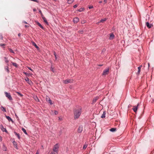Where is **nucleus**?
<instances>
[{
    "label": "nucleus",
    "mask_w": 154,
    "mask_h": 154,
    "mask_svg": "<svg viewBox=\"0 0 154 154\" xmlns=\"http://www.w3.org/2000/svg\"><path fill=\"white\" fill-rule=\"evenodd\" d=\"M22 131H23V132L26 134H27L26 132V130L23 128H22Z\"/></svg>",
    "instance_id": "obj_28"
},
{
    "label": "nucleus",
    "mask_w": 154,
    "mask_h": 154,
    "mask_svg": "<svg viewBox=\"0 0 154 154\" xmlns=\"http://www.w3.org/2000/svg\"><path fill=\"white\" fill-rule=\"evenodd\" d=\"M99 97H94L93 100H92V104H94V103L98 99Z\"/></svg>",
    "instance_id": "obj_9"
},
{
    "label": "nucleus",
    "mask_w": 154,
    "mask_h": 154,
    "mask_svg": "<svg viewBox=\"0 0 154 154\" xmlns=\"http://www.w3.org/2000/svg\"><path fill=\"white\" fill-rule=\"evenodd\" d=\"M50 154H58V152H52Z\"/></svg>",
    "instance_id": "obj_37"
},
{
    "label": "nucleus",
    "mask_w": 154,
    "mask_h": 154,
    "mask_svg": "<svg viewBox=\"0 0 154 154\" xmlns=\"http://www.w3.org/2000/svg\"><path fill=\"white\" fill-rule=\"evenodd\" d=\"M25 27H26V28L28 27H29V26L27 25H25Z\"/></svg>",
    "instance_id": "obj_48"
},
{
    "label": "nucleus",
    "mask_w": 154,
    "mask_h": 154,
    "mask_svg": "<svg viewBox=\"0 0 154 154\" xmlns=\"http://www.w3.org/2000/svg\"><path fill=\"white\" fill-rule=\"evenodd\" d=\"M140 70H138V71L137 72V73L138 74H139L140 73Z\"/></svg>",
    "instance_id": "obj_45"
},
{
    "label": "nucleus",
    "mask_w": 154,
    "mask_h": 154,
    "mask_svg": "<svg viewBox=\"0 0 154 154\" xmlns=\"http://www.w3.org/2000/svg\"><path fill=\"white\" fill-rule=\"evenodd\" d=\"M3 150L4 151H6V148H5V149H3Z\"/></svg>",
    "instance_id": "obj_58"
},
{
    "label": "nucleus",
    "mask_w": 154,
    "mask_h": 154,
    "mask_svg": "<svg viewBox=\"0 0 154 154\" xmlns=\"http://www.w3.org/2000/svg\"><path fill=\"white\" fill-rule=\"evenodd\" d=\"M0 38L2 40L3 39V37L2 34H0Z\"/></svg>",
    "instance_id": "obj_38"
},
{
    "label": "nucleus",
    "mask_w": 154,
    "mask_h": 154,
    "mask_svg": "<svg viewBox=\"0 0 154 154\" xmlns=\"http://www.w3.org/2000/svg\"><path fill=\"white\" fill-rule=\"evenodd\" d=\"M89 9H91L93 8V6H90L88 7Z\"/></svg>",
    "instance_id": "obj_41"
},
{
    "label": "nucleus",
    "mask_w": 154,
    "mask_h": 154,
    "mask_svg": "<svg viewBox=\"0 0 154 154\" xmlns=\"http://www.w3.org/2000/svg\"><path fill=\"white\" fill-rule=\"evenodd\" d=\"M51 69L53 72H54V69H53V68L52 67H51Z\"/></svg>",
    "instance_id": "obj_42"
},
{
    "label": "nucleus",
    "mask_w": 154,
    "mask_h": 154,
    "mask_svg": "<svg viewBox=\"0 0 154 154\" xmlns=\"http://www.w3.org/2000/svg\"><path fill=\"white\" fill-rule=\"evenodd\" d=\"M44 22H45L47 25L48 24V23L47 20L46 18L44 16L42 17Z\"/></svg>",
    "instance_id": "obj_16"
},
{
    "label": "nucleus",
    "mask_w": 154,
    "mask_h": 154,
    "mask_svg": "<svg viewBox=\"0 0 154 154\" xmlns=\"http://www.w3.org/2000/svg\"><path fill=\"white\" fill-rule=\"evenodd\" d=\"M27 68L29 69L30 70L32 71H33V70L30 67H28Z\"/></svg>",
    "instance_id": "obj_43"
},
{
    "label": "nucleus",
    "mask_w": 154,
    "mask_h": 154,
    "mask_svg": "<svg viewBox=\"0 0 154 154\" xmlns=\"http://www.w3.org/2000/svg\"><path fill=\"white\" fill-rule=\"evenodd\" d=\"M11 63H12V65L14 66H15L16 67H17V65L16 63H14V62H12Z\"/></svg>",
    "instance_id": "obj_30"
},
{
    "label": "nucleus",
    "mask_w": 154,
    "mask_h": 154,
    "mask_svg": "<svg viewBox=\"0 0 154 154\" xmlns=\"http://www.w3.org/2000/svg\"><path fill=\"white\" fill-rule=\"evenodd\" d=\"M8 50L11 52L13 53H14V52L13 51L11 48H8Z\"/></svg>",
    "instance_id": "obj_35"
},
{
    "label": "nucleus",
    "mask_w": 154,
    "mask_h": 154,
    "mask_svg": "<svg viewBox=\"0 0 154 154\" xmlns=\"http://www.w3.org/2000/svg\"><path fill=\"white\" fill-rule=\"evenodd\" d=\"M99 3H102V1H100V2H99Z\"/></svg>",
    "instance_id": "obj_57"
},
{
    "label": "nucleus",
    "mask_w": 154,
    "mask_h": 154,
    "mask_svg": "<svg viewBox=\"0 0 154 154\" xmlns=\"http://www.w3.org/2000/svg\"><path fill=\"white\" fill-rule=\"evenodd\" d=\"M58 112L56 110L54 111V114L55 115H57L58 114Z\"/></svg>",
    "instance_id": "obj_39"
},
{
    "label": "nucleus",
    "mask_w": 154,
    "mask_h": 154,
    "mask_svg": "<svg viewBox=\"0 0 154 154\" xmlns=\"http://www.w3.org/2000/svg\"><path fill=\"white\" fill-rule=\"evenodd\" d=\"M115 36L113 33L110 34V39H112L114 38Z\"/></svg>",
    "instance_id": "obj_18"
},
{
    "label": "nucleus",
    "mask_w": 154,
    "mask_h": 154,
    "mask_svg": "<svg viewBox=\"0 0 154 154\" xmlns=\"http://www.w3.org/2000/svg\"><path fill=\"white\" fill-rule=\"evenodd\" d=\"M2 138L0 136V141H2Z\"/></svg>",
    "instance_id": "obj_50"
},
{
    "label": "nucleus",
    "mask_w": 154,
    "mask_h": 154,
    "mask_svg": "<svg viewBox=\"0 0 154 154\" xmlns=\"http://www.w3.org/2000/svg\"><path fill=\"white\" fill-rule=\"evenodd\" d=\"M54 56H56V53L55 52H54Z\"/></svg>",
    "instance_id": "obj_55"
},
{
    "label": "nucleus",
    "mask_w": 154,
    "mask_h": 154,
    "mask_svg": "<svg viewBox=\"0 0 154 154\" xmlns=\"http://www.w3.org/2000/svg\"><path fill=\"white\" fill-rule=\"evenodd\" d=\"M83 32V30H81V31H79V33H81V34Z\"/></svg>",
    "instance_id": "obj_44"
},
{
    "label": "nucleus",
    "mask_w": 154,
    "mask_h": 154,
    "mask_svg": "<svg viewBox=\"0 0 154 154\" xmlns=\"http://www.w3.org/2000/svg\"><path fill=\"white\" fill-rule=\"evenodd\" d=\"M142 65H140V66H139V67H140L141 68V67H142Z\"/></svg>",
    "instance_id": "obj_60"
},
{
    "label": "nucleus",
    "mask_w": 154,
    "mask_h": 154,
    "mask_svg": "<svg viewBox=\"0 0 154 154\" xmlns=\"http://www.w3.org/2000/svg\"><path fill=\"white\" fill-rule=\"evenodd\" d=\"M5 44H0V46H2L4 48H5L4 46H5Z\"/></svg>",
    "instance_id": "obj_36"
},
{
    "label": "nucleus",
    "mask_w": 154,
    "mask_h": 154,
    "mask_svg": "<svg viewBox=\"0 0 154 154\" xmlns=\"http://www.w3.org/2000/svg\"><path fill=\"white\" fill-rule=\"evenodd\" d=\"M55 59H56L57 58L56 55V56H55Z\"/></svg>",
    "instance_id": "obj_61"
},
{
    "label": "nucleus",
    "mask_w": 154,
    "mask_h": 154,
    "mask_svg": "<svg viewBox=\"0 0 154 154\" xmlns=\"http://www.w3.org/2000/svg\"><path fill=\"white\" fill-rule=\"evenodd\" d=\"M0 127L2 131L5 132L6 133H8V132L6 130V129L2 125H1Z\"/></svg>",
    "instance_id": "obj_6"
},
{
    "label": "nucleus",
    "mask_w": 154,
    "mask_h": 154,
    "mask_svg": "<svg viewBox=\"0 0 154 154\" xmlns=\"http://www.w3.org/2000/svg\"><path fill=\"white\" fill-rule=\"evenodd\" d=\"M59 145L58 143L55 144L54 146L53 150L54 152H58L59 148Z\"/></svg>",
    "instance_id": "obj_2"
},
{
    "label": "nucleus",
    "mask_w": 154,
    "mask_h": 154,
    "mask_svg": "<svg viewBox=\"0 0 154 154\" xmlns=\"http://www.w3.org/2000/svg\"><path fill=\"white\" fill-rule=\"evenodd\" d=\"M13 143L14 145V147L17 149H18V147L17 146V143L16 142L14 141L13 142Z\"/></svg>",
    "instance_id": "obj_12"
},
{
    "label": "nucleus",
    "mask_w": 154,
    "mask_h": 154,
    "mask_svg": "<svg viewBox=\"0 0 154 154\" xmlns=\"http://www.w3.org/2000/svg\"><path fill=\"white\" fill-rule=\"evenodd\" d=\"M109 68H107L106 69L104 70L103 71L102 74L103 75H107L109 72Z\"/></svg>",
    "instance_id": "obj_5"
},
{
    "label": "nucleus",
    "mask_w": 154,
    "mask_h": 154,
    "mask_svg": "<svg viewBox=\"0 0 154 154\" xmlns=\"http://www.w3.org/2000/svg\"><path fill=\"white\" fill-rule=\"evenodd\" d=\"M14 133L15 134V135L17 136V137L19 139H20V135L19 134L15 132H14Z\"/></svg>",
    "instance_id": "obj_22"
},
{
    "label": "nucleus",
    "mask_w": 154,
    "mask_h": 154,
    "mask_svg": "<svg viewBox=\"0 0 154 154\" xmlns=\"http://www.w3.org/2000/svg\"><path fill=\"white\" fill-rule=\"evenodd\" d=\"M36 24L42 29H44V28L43 26L38 21L35 22Z\"/></svg>",
    "instance_id": "obj_14"
},
{
    "label": "nucleus",
    "mask_w": 154,
    "mask_h": 154,
    "mask_svg": "<svg viewBox=\"0 0 154 154\" xmlns=\"http://www.w3.org/2000/svg\"><path fill=\"white\" fill-rule=\"evenodd\" d=\"M25 80L26 81L27 83L30 85H31L32 84V82L29 80V79L28 77H26L25 79Z\"/></svg>",
    "instance_id": "obj_7"
},
{
    "label": "nucleus",
    "mask_w": 154,
    "mask_h": 154,
    "mask_svg": "<svg viewBox=\"0 0 154 154\" xmlns=\"http://www.w3.org/2000/svg\"><path fill=\"white\" fill-rule=\"evenodd\" d=\"M16 93L18 94V95L19 96H20L21 97H22L23 96V95L19 92H17Z\"/></svg>",
    "instance_id": "obj_33"
},
{
    "label": "nucleus",
    "mask_w": 154,
    "mask_h": 154,
    "mask_svg": "<svg viewBox=\"0 0 154 154\" xmlns=\"http://www.w3.org/2000/svg\"><path fill=\"white\" fill-rule=\"evenodd\" d=\"M39 12L40 13V14H41V16L42 17H44V15H43V14L42 12V11H41V10H39Z\"/></svg>",
    "instance_id": "obj_34"
},
{
    "label": "nucleus",
    "mask_w": 154,
    "mask_h": 154,
    "mask_svg": "<svg viewBox=\"0 0 154 154\" xmlns=\"http://www.w3.org/2000/svg\"><path fill=\"white\" fill-rule=\"evenodd\" d=\"M78 6V5H75L73 6V7L74 8H75Z\"/></svg>",
    "instance_id": "obj_40"
},
{
    "label": "nucleus",
    "mask_w": 154,
    "mask_h": 154,
    "mask_svg": "<svg viewBox=\"0 0 154 154\" xmlns=\"http://www.w3.org/2000/svg\"><path fill=\"white\" fill-rule=\"evenodd\" d=\"M48 103H49L51 105H52L53 103H52L51 100L49 98V99L48 100Z\"/></svg>",
    "instance_id": "obj_31"
},
{
    "label": "nucleus",
    "mask_w": 154,
    "mask_h": 154,
    "mask_svg": "<svg viewBox=\"0 0 154 154\" xmlns=\"http://www.w3.org/2000/svg\"><path fill=\"white\" fill-rule=\"evenodd\" d=\"M32 45L35 46V47L37 49H39V48L36 45V44L33 42H32Z\"/></svg>",
    "instance_id": "obj_17"
},
{
    "label": "nucleus",
    "mask_w": 154,
    "mask_h": 154,
    "mask_svg": "<svg viewBox=\"0 0 154 154\" xmlns=\"http://www.w3.org/2000/svg\"><path fill=\"white\" fill-rule=\"evenodd\" d=\"M116 130V129L114 128H112L110 129V131L111 132H114Z\"/></svg>",
    "instance_id": "obj_29"
},
{
    "label": "nucleus",
    "mask_w": 154,
    "mask_h": 154,
    "mask_svg": "<svg viewBox=\"0 0 154 154\" xmlns=\"http://www.w3.org/2000/svg\"><path fill=\"white\" fill-rule=\"evenodd\" d=\"M73 82V80L72 79H67L66 80H63V82L65 84H67L69 83H72Z\"/></svg>",
    "instance_id": "obj_4"
},
{
    "label": "nucleus",
    "mask_w": 154,
    "mask_h": 154,
    "mask_svg": "<svg viewBox=\"0 0 154 154\" xmlns=\"http://www.w3.org/2000/svg\"><path fill=\"white\" fill-rule=\"evenodd\" d=\"M33 11L34 12L35 11H36V9L35 8H34L33 9Z\"/></svg>",
    "instance_id": "obj_51"
},
{
    "label": "nucleus",
    "mask_w": 154,
    "mask_h": 154,
    "mask_svg": "<svg viewBox=\"0 0 154 154\" xmlns=\"http://www.w3.org/2000/svg\"><path fill=\"white\" fill-rule=\"evenodd\" d=\"M138 70H140L141 68H140V67H138Z\"/></svg>",
    "instance_id": "obj_52"
},
{
    "label": "nucleus",
    "mask_w": 154,
    "mask_h": 154,
    "mask_svg": "<svg viewBox=\"0 0 154 154\" xmlns=\"http://www.w3.org/2000/svg\"><path fill=\"white\" fill-rule=\"evenodd\" d=\"M4 59H5V62L6 63H8V62H9V60H8V58L6 57H4Z\"/></svg>",
    "instance_id": "obj_26"
},
{
    "label": "nucleus",
    "mask_w": 154,
    "mask_h": 154,
    "mask_svg": "<svg viewBox=\"0 0 154 154\" xmlns=\"http://www.w3.org/2000/svg\"><path fill=\"white\" fill-rule=\"evenodd\" d=\"M139 104H138V105H137V106H133V107L132 109H133V111H134V112H136L137 110V106H138Z\"/></svg>",
    "instance_id": "obj_11"
},
{
    "label": "nucleus",
    "mask_w": 154,
    "mask_h": 154,
    "mask_svg": "<svg viewBox=\"0 0 154 154\" xmlns=\"http://www.w3.org/2000/svg\"><path fill=\"white\" fill-rule=\"evenodd\" d=\"M75 0H68L67 2L69 4H72L74 1Z\"/></svg>",
    "instance_id": "obj_20"
},
{
    "label": "nucleus",
    "mask_w": 154,
    "mask_h": 154,
    "mask_svg": "<svg viewBox=\"0 0 154 154\" xmlns=\"http://www.w3.org/2000/svg\"><path fill=\"white\" fill-rule=\"evenodd\" d=\"M146 26L149 28H150L151 27V24H149V23L148 22H147L146 23Z\"/></svg>",
    "instance_id": "obj_21"
},
{
    "label": "nucleus",
    "mask_w": 154,
    "mask_h": 154,
    "mask_svg": "<svg viewBox=\"0 0 154 154\" xmlns=\"http://www.w3.org/2000/svg\"><path fill=\"white\" fill-rule=\"evenodd\" d=\"M106 49H103L102 50V52H105V51H106Z\"/></svg>",
    "instance_id": "obj_47"
},
{
    "label": "nucleus",
    "mask_w": 154,
    "mask_h": 154,
    "mask_svg": "<svg viewBox=\"0 0 154 154\" xmlns=\"http://www.w3.org/2000/svg\"><path fill=\"white\" fill-rule=\"evenodd\" d=\"M104 1L105 3H106L107 2V0H104Z\"/></svg>",
    "instance_id": "obj_49"
},
{
    "label": "nucleus",
    "mask_w": 154,
    "mask_h": 154,
    "mask_svg": "<svg viewBox=\"0 0 154 154\" xmlns=\"http://www.w3.org/2000/svg\"><path fill=\"white\" fill-rule=\"evenodd\" d=\"M9 65L8 64H7V66H6L5 67V70L7 71L8 72H9V70L8 69V66Z\"/></svg>",
    "instance_id": "obj_15"
},
{
    "label": "nucleus",
    "mask_w": 154,
    "mask_h": 154,
    "mask_svg": "<svg viewBox=\"0 0 154 154\" xmlns=\"http://www.w3.org/2000/svg\"><path fill=\"white\" fill-rule=\"evenodd\" d=\"M152 101L154 102V100H153Z\"/></svg>",
    "instance_id": "obj_64"
},
{
    "label": "nucleus",
    "mask_w": 154,
    "mask_h": 154,
    "mask_svg": "<svg viewBox=\"0 0 154 154\" xmlns=\"http://www.w3.org/2000/svg\"><path fill=\"white\" fill-rule=\"evenodd\" d=\"M82 112V107L80 106H76V108H74L73 113L74 118L75 119H77L79 118Z\"/></svg>",
    "instance_id": "obj_1"
},
{
    "label": "nucleus",
    "mask_w": 154,
    "mask_h": 154,
    "mask_svg": "<svg viewBox=\"0 0 154 154\" xmlns=\"http://www.w3.org/2000/svg\"><path fill=\"white\" fill-rule=\"evenodd\" d=\"M106 112H105L104 111L103 112V113L102 115L101 116V118H104L105 117V115H106Z\"/></svg>",
    "instance_id": "obj_23"
},
{
    "label": "nucleus",
    "mask_w": 154,
    "mask_h": 154,
    "mask_svg": "<svg viewBox=\"0 0 154 154\" xmlns=\"http://www.w3.org/2000/svg\"><path fill=\"white\" fill-rule=\"evenodd\" d=\"M6 117L8 119V121L9 122L11 121L12 122H13V121L12 119H11V118L10 117H9V116H6Z\"/></svg>",
    "instance_id": "obj_13"
},
{
    "label": "nucleus",
    "mask_w": 154,
    "mask_h": 154,
    "mask_svg": "<svg viewBox=\"0 0 154 154\" xmlns=\"http://www.w3.org/2000/svg\"><path fill=\"white\" fill-rule=\"evenodd\" d=\"M23 73H24V74H26H26H27L26 73V72H23Z\"/></svg>",
    "instance_id": "obj_59"
},
{
    "label": "nucleus",
    "mask_w": 154,
    "mask_h": 154,
    "mask_svg": "<svg viewBox=\"0 0 154 154\" xmlns=\"http://www.w3.org/2000/svg\"><path fill=\"white\" fill-rule=\"evenodd\" d=\"M59 120H62V119H61V118H60L59 117Z\"/></svg>",
    "instance_id": "obj_56"
},
{
    "label": "nucleus",
    "mask_w": 154,
    "mask_h": 154,
    "mask_svg": "<svg viewBox=\"0 0 154 154\" xmlns=\"http://www.w3.org/2000/svg\"><path fill=\"white\" fill-rule=\"evenodd\" d=\"M18 36L20 37V35H21V34L20 33H19L18 34Z\"/></svg>",
    "instance_id": "obj_53"
},
{
    "label": "nucleus",
    "mask_w": 154,
    "mask_h": 154,
    "mask_svg": "<svg viewBox=\"0 0 154 154\" xmlns=\"http://www.w3.org/2000/svg\"><path fill=\"white\" fill-rule=\"evenodd\" d=\"M148 67H149V63H148Z\"/></svg>",
    "instance_id": "obj_63"
},
{
    "label": "nucleus",
    "mask_w": 154,
    "mask_h": 154,
    "mask_svg": "<svg viewBox=\"0 0 154 154\" xmlns=\"http://www.w3.org/2000/svg\"><path fill=\"white\" fill-rule=\"evenodd\" d=\"M85 9L84 8H81L78 10V11L81 12L84 11Z\"/></svg>",
    "instance_id": "obj_25"
},
{
    "label": "nucleus",
    "mask_w": 154,
    "mask_h": 154,
    "mask_svg": "<svg viewBox=\"0 0 154 154\" xmlns=\"http://www.w3.org/2000/svg\"><path fill=\"white\" fill-rule=\"evenodd\" d=\"M5 94L6 97H7L9 100H12V97L10 93L7 92H5Z\"/></svg>",
    "instance_id": "obj_3"
},
{
    "label": "nucleus",
    "mask_w": 154,
    "mask_h": 154,
    "mask_svg": "<svg viewBox=\"0 0 154 154\" xmlns=\"http://www.w3.org/2000/svg\"><path fill=\"white\" fill-rule=\"evenodd\" d=\"M87 145L86 144H84L83 146V149H85L87 148Z\"/></svg>",
    "instance_id": "obj_32"
},
{
    "label": "nucleus",
    "mask_w": 154,
    "mask_h": 154,
    "mask_svg": "<svg viewBox=\"0 0 154 154\" xmlns=\"http://www.w3.org/2000/svg\"><path fill=\"white\" fill-rule=\"evenodd\" d=\"M83 127L82 126H79L78 130V132L79 133H81L82 131Z\"/></svg>",
    "instance_id": "obj_8"
},
{
    "label": "nucleus",
    "mask_w": 154,
    "mask_h": 154,
    "mask_svg": "<svg viewBox=\"0 0 154 154\" xmlns=\"http://www.w3.org/2000/svg\"><path fill=\"white\" fill-rule=\"evenodd\" d=\"M106 18H104L101 19L99 22V23H103L104 22L106 21Z\"/></svg>",
    "instance_id": "obj_19"
},
{
    "label": "nucleus",
    "mask_w": 154,
    "mask_h": 154,
    "mask_svg": "<svg viewBox=\"0 0 154 154\" xmlns=\"http://www.w3.org/2000/svg\"><path fill=\"white\" fill-rule=\"evenodd\" d=\"M34 99L36 101L38 102L39 101V99H38V98L37 97V96H35L34 97Z\"/></svg>",
    "instance_id": "obj_27"
},
{
    "label": "nucleus",
    "mask_w": 154,
    "mask_h": 154,
    "mask_svg": "<svg viewBox=\"0 0 154 154\" xmlns=\"http://www.w3.org/2000/svg\"><path fill=\"white\" fill-rule=\"evenodd\" d=\"M73 22L74 23H76L79 21V19L78 17H75L73 19Z\"/></svg>",
    "instance_id": "obj_10"
},
{
    "label": "nucleus",
    "mask_w": 154,
    "mask_h": 154,
    "mask_svg": "<svg viewBox=\"0 0 154 154\" xmlns=\"http://www.w3.org/2000/svg\"><path fill=\"white\" fill-rule=\"evenodd\" d=\"M24 23H25V24H27V23L25 21H23V22Z\"/></svg>",
    "instance_id": "obj_54"
},
{
    "label": "nucleus",
    "mask_w": 154,
    "mask_h": 154,
    "mask_svg": "<svg viewBox=\"0 0 154 154\" xmlns=\"http://www.w3.org/2000/svg\"><path fill=\"white\" fill-rule=\"evenodd\" d=\"M1 109L4 112H6L5 108L3 106H1Z\"/></svg>",
    "instance_id": "obj_24"
},
{
    "label": "nucleus",
    "mask_w": 154,
    "mask_h": 154,
    "mask_svg": "<svg viewBox=\"0 0 154 154\" xmlns=\"http://www.w3.org/2000/svg\"><path fill=\"white\" fill-rule=\"evenodd\" d=\"M102 65H100L99 66H102Z\"/></svg>",
    "instance_id": "obj_62"
},
{
    "label": "nucleus",
    "mask_w": 154,
    "mask_h": 154,
    "mask_svg": "<svg viewBox=\"0 0 154 154\" xmlns=\"http://www.w3.org/2000/svg\"><path fill=\"white\" fill-rule=\"evenodd\" d=\"M49 98L48 97H46V99L47 101H48V100L49 99Z\"/></svg>",
    "instance_id": "obj_46"
}]
</instances>
